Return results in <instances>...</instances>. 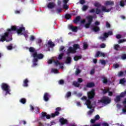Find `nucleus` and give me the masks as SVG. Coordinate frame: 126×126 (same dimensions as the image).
Returning <instances> with one entry per match:
<instances>
[{"instance_id":"obj_7","label":"nucleus","mask_w":126,"mask_h":126,"mask_svg":"<svg viewBox=\"0 0 126 126\" xmlns=\"http://www.w3.org/2000/svg\"><path fill=\"white\" fill-rule=\"evenodd\" d=\"M100 102L105 104H110L111 103V99L110 97L105 96L101 98Z\"/></svg>"},{"instance_id":"obj_20","label":"nucleus","mask_w":126,"mask_h":126,"mask_svg":"<svg viewBox=\"0 0 126 126\" xmlns=\"http://www.w3.org/2000/svg\"><path fill=\"white\" fill-rule=\"evenodd\" d=\"M73 49H74V50L76 53L77 49H80V46H79V44H74L73 45Z\"/></svg>"},{"instance_id":"obj_59","label":"nucleus","mask_w":126,"mask_h":126,"mask_svg":"<svg viewBox=\"0 0 126 126\" xmlns=\"http://www.w3.org/2000/svg\"><path fill=\"white\" fill-rule=\"evenodd\" d=\"M113 66H114L115 68H118L120 67V65L118 63L114 64Z\"/></svg>"},{"instance_id":"obj_6","label":"nucleus","mask_w":126,"mask_h":126,"mask_svg":"<svg viewBox=\"0 0 126 126\" xmlns=\"http://www.w3.org/2000/svg\"><path fill=\"white\" fill-rule=\"evenodd\" d=\"M112 35H113V32L109 31L108 32H104L103 33V36H99L98 39L101 40L102 42H104V41H106L107 38H108L109 36H111Z\"/></svg>"},{"instance_id":"obj_18","label":"nucleus","mask_w":126,"mask_h":126,"mask_svg":"<svg viewBox=\"0 0 126 126\" xmlns=\"http://www.w3.org/2000/svg\"><path fill=\"white\" fill-rule=\"evenodd\" d=\"M94 86H95V83L93 82H89L86 85L87 88H92V87H94Z\"/></svg>"},{"instance_id":"obj_11","label":"nucleus","mask_w":126,"mask_h":126,"mask_svg":"<svg viewBox=\"0 0 126 126\" xmlns=\"http://www.w3.org/2000/svg\"><path fill=\"white\" fill-rule=\"evenodd\" d=\"M124 105V108L122 109V113L125 114L126 113V97L125 98L122 102Z\"/></svg>"},{"instance_id":"obj_55","label":"nucleus","mask_w":126,"mask_h":126,"mask_svg":"<svg viewBox=\"0 0 126 126\" xmlns=\"http://www.w3.org/2000/svg\"><path fill=\"white\" fill-rule=\"evenodd\" d=\"M94 73H95V69L94 68L91 70L90 74L92 75L93 74H94Z\"/></svg>"},{"instance_id":"obj_17","label":"nucleus","mask_w":126,"mask_h":126,"mask_svg":"<svg viewBox=\"0 0 126 126\" xmlns=\"http://www.w3.org/2000/svg\"><path fill=\"white\" fill-rule=\"evenodd\" d=\"M55 6H56V4L52 2H49L47 5V7L48 8H50L51 9H52V8H54Z\"/></svg>"},{"instance_id":"obj_10","label":"nucleus","mask_w":126,"mask_h":126,"mask_svg":"<svg viewBox=\"0 0 126 126\" xmlns=\"http://www.w3.org/2000/svg\"><path fill=\"white\" fill-rule=\"evenodd\" d=\"M50 97H51L50 94L48 93H45L43 96L44 101H45V102H48V101H49V99H50Z\"/></svg>"},{"instance_id":"obj_48","label":"nucleus","mask_w":126,"mask_h":126,"mask_svg":"<svg viewBox=\"0 0 126 126\" xmlns=\"http://www.w3.org/2000/svg\"><path fill=\"white\" fill-rule=\"evenodd\" d=\"M94 119L96 121H98V120H100V116H99V115H95L94 117Z\"/></svg>"},{"instance_id":"obj_56","label":"nucleus","mask_w":126,"mask_h":126,"mask_svg":"<svg viewBox=\"0 0 126 126\" xmlns=\"http://www.w3.org/2000/svg\"><path fill=\"white\" fill-rule=\"evenodd\" d=\"M52 71L53 72H54V73H58V72H59V70L57 69H52Z\"/></svg>"},{"instance_id":"obj_62","label":"nucleus","mask_w":126,"mask_h":126,"mask_svg":"<svg viewBox=\"0 0 126 126\" xmlns=\"http://www.w3.org/2000/svg\"><path fill=\"white\" fill-rule=\"evenodd\" d=\"M113 94H114V93H113V92H111V91H109L108 96H113Z\"/></svg>"},{"instance_id":"obj_3","label":"nucleus","mask_w":126,"mask_h":126,"mask_svg":"<svg viewBox=\"0 0 126 126\" xmlns=\"http://www.w3.org/2000/svg\"><path fill=\"white\" fill-rule=\"evenodd\" d=\"M7 31L9 34H12V31H16L18 35H22L23 34L22 32L25 31V27H20L19 29H18L16 26H12L11 29H8Z\"/></svg>"},{"instance_id":"obj_44","label":"nucleus","mask_w":126,"mask_h":126,"mask_svg":"<svg viewBox=\"0 0 126 126\" xmlns=\"http://www.w3.org/2000/svg\"><path fill=\"white\" fill-rule=\"evenodd\" d=\"M70 96H71V92H67L66 94V98H69V97H70Z\"/></svg>"},{"instance_id":"obj_12","label":"nucleus","mask_w":126,"mask_h":126,"mask_svg":"<svg viewBox=\"0 0 126 126\" xmlns=\"http://www.w3.org/2000/svg\"><path fill=\"white\" fill-rule=\"evenodd\" d=\"M105 55L104 53L101 52L100 51H97L96 53L95 58H99V57H103V58H105Z\"/></svg>"},{"instance_id":"obj_37","label":"nucleus","mask_w":126,"mask_h":126,"mask_svg":"<svg viewBox=\"0 0 126 126\" xmlns=\"http://www.w3.org/2000/svg\"><path fill=\"white\" fill-rule=\"evenodd\" d=\"M54 63L57 66H58V65H61V64H63L62 63H60V62L58 61H54Z\"/></svg>"},{"instance_id":"obj_41","label":"nucleus","mask_w":126,"mask_h":126,"mask_svg":"<svg viewBox=\"0 0 126 126\" xmlns=\"http://www.w3.org/2000/svg\"><path fill=\"white\" fill-rule=\"evenodd\" d=\"M63 53L60 54L58 56L59 60H62V59H63Z\"/></svg>"},{"instance_id":"obj_2","label":"nucleus","mask_w":126,"mask_h":126,"mask_svg":"<svg viewBox=\"0 0 126 126\" xmlns=\"http://www.w3.org/2000/svg\"><path fill=\"white\" fill-rule=\"evenodd\" d=\"M62 110L61 107H57L56 108V111L54 113H52L51 115H48L46 112H42L41 115V119L44 120L45 118H46L47 120H49L51 118H55V117H57L60 115V111Z\"/></svg>"},{"instance_id":"obj_40","label":"nucleus","mask_w":126,"mask_h":126,"mask_svg":"<svg viewBox=\"0 0 126 126\" xmlns=\"http://www.w3.org/2000/svg\"><path fill=\"white\" fill-rule=\"evenodd\" d=\"M120 5L122 7L125 6V5H126V4L125 3V1L123 0L120 1Z\"/></svg>"},{"instance_id":"obj_46","label":"nucleus","mask_w":126,"mask_h":126,"mask_svg":"<svg viewBox=\"0 0 126 126\" xmlns=\"http://www.w3.org/2000/svg\"><path fill=\"white\" fill-rule=\"evenodd\" d=\"M118 76L119 77H121V76H123V75H124V72H123V71H121L118 73Z\"/></svg>"},{"instance_id":"obj_45","label":"nucleus","mask_w":126,"mask_h":126,"mask_svg":"<svg viewBox=\"0 0 126 126\" xmlns=\"http://www.w3.org/2000/svg\"><path fill=\"white\" fill-rule=\"evenodd\" d=\"M90 25H91V24L88 23L85 24V28H86L87 29L90 27Z\"/></svg>"},{"instance_id":"obj_31","label":"nucleus","mask_w":126,"mask_h":126,"mask_svg":"<svg viewBox=\"0 0 126 126\" xmlns=\"http://www.w3.org/2000/svg\"><path fill=\"white\" fill-rule=\"evenodd\" d=\"M48 45L50 46V47H55V44L53 43L52 41H49L48 42Z\"/></svg>"},{"instance_id":"obj_27","label":"nucleus","mask_w":126,"mask_h":126,"mask_svg":"<svg viewBox=\"0 0 126 126\" xmlns=\"http://www.w3.org/2000/svg\"><path fill=\"white\" fill-rule=\"evenodd\" d=\"M82 58V56L81 55L80 56H75L74 57V60L76 62L78 61V60H80V59Z\"/></svg>"},{"instance_id":"obj_57","label":"nucleus","mask_w":126,"mask_h":126,"mask_svg":"<svg viewBox=\"0 0 126 126\" xmlns=\"http://www.w3.org/2000/svg\"><path fill=\"white\" fill-rule=\"evenodd\" d=\"M101 64L106 65V61L105 60H100Z\"/></svg>"},{"instance_id":"obj_9","label":"nucleus","mask_w":126,"mask_h":126,"mask_svg":"<svg viewBox=\"0 0 126 126\" xmlns=\"http://www.w3.org/2000/svg\"><path fill=\"white\" fill-rule=\"evenodd\" d=\"M9 35V32H6L4 33V34L3 35L1 36V38L2 39L3 42H4V41H6V42H9L10 41H11V40H12V38H10L9 39H6Z\"/></svg>"},{"instance_id":"obj_38","label":"nucleus","mask_w":126,"mask_h":126,"mask_svg":"<svg viewBox=\"0 0 126 126\" xmlns=\"http://www.w3.org/2000/svg\"><path fill=\"white\" fill-rule=\"evenodd\" d=\"M121 59L122 60H126V54H123L121 55Z\"/></svg>"},{"instance_id":"obj_47","label":"nucleus","mask_w":126,"mask_h":126,"mask_svg":"<svg viewBox=\"0 0 126 126\" xmlns=\"http://www.w3.org/2000/svg\"><path fill=\"white\" fill-rule=\"evenodd\" d=\"M100 47L101 49H104V48H106V44L105 43H102L101 44H100Z\"/></svg>"},{"instance_id":"obj_52","label":"nucleus","mask_w":126,"mask_h":126,"mask_svg":"<svg viewBox=\"0 0 126 126\" xmlns=\"http://www.w3.org/2000/svg\"><path fill=\"white\" fill-rule=\"evenodd\" d=\"M81 100H82L83 101H87V97L83 96L82 97H81Z\"/></svg>"},{"instance_id":"obj_50","label":"nucleus","mask_w":126,"mask_h":126,"mask_svg":"<svg viewBox=\"0 0 126 126\" xmlns=\"http://www.w3.org/2000/svg\"><path fill=\"white\" fill-rule=\"evenodd\" d=\"M78 83H81L82 82H83V80L81 78H78Z\"/></svg>"},{"instance_id":"obj_39","label":"nucleus","mask_w":126,"mask_h":126,"mask_svg":"<svg viewBox=\"0 0 126 126\" xmlns=\"http://www.w3.org/2000/svg\"><path fill=\"white\" fill-rule=\"evenodd\" d=\"M109 91H110V89H108L107 90L104 89L103 90V94H107V93H108Z\"/></svg>"},{"instance_id":"obj_63","label":"nucleus","mask_w":126,"mask_h":126,"mask_svg":"<svg viewBox=\"0 0 126 126\" xmlns=\"http://www.w3.org/2000/svg\"><path fill=\"white\" fill-rule=\"evenodd\" d=\"M116 37V39H121V38H122V35L121 34H117Z\"/></svg>"},{"instance_id":"obj_51","label":"nucleus","mask_w":126,"mask_h":126,"mask_svg":"<svg viewBox=\"0 0 126 126\" xmlns=\"http://www.w3.org/2000/svg\"><path fill=\"white\" fill-rule=\"evenodd\" d=\"M90 126H101V124L100 123H97L96 124H91Z\"/></svg>"},{"instance_id":"obj_13","label":"nucleus","mask_w":126,"mask_h":126,"mask_svg":"<svg viewBox=\"0 0 126 126\" xmlns=\"http://www.w3.org/2000/svg\"><path fill=\"white\" fill-rule=\"evenodd\" d=\"M69 29L70 30H71V31H72V32H77L78 28L77 27H74V26H72V25H71L69 26Z\"/></svg>"},{"instance_id":"obj_34","label":"nucleus","mask_w":126,"mask_h":126,"mask_svg":"<svg viewBox=\"0 0 126 126\" xmlns=\"http://www.w3.org/2000/svg\"><path fill=\"white\" fill-rule=\"evenodd\" d=\"M119 82L120 84H125V83H126V79H125V78L121 79Z\"/></svg>"},{"instance_id":"obj_29","label":"nucleus","mask_w":126,"mask_h":126,"mask_svg":"<svg viewBox=\"0 0 126 126\" xmlns=\"http://www.w3.org/2000/svg\"><path fill=\"white\" fill-rule=\"evenodd\" d=\"M120 48H121V47L119 44H115L114 46V49L115 51H119V49H120Z\"/></svg>"},{"instance_id":"obj_53","label":"nucleus","mask_w":126,"mask_h":126,"mask_svg":"<svg viewBox=\"0 0 126 126\" xmlns=\"http://www.w3.org/2000/svg\"><path fill=\"white\" fill-rule=\"evenodd\" d=\"M93 112H94V109H93L92 110H90L88 112V115H92V114L93 113Z\"/></svg>"},{"instance_id":"obj_15","label":"nucleus","mask_w":126,"mask_h":126,"mask_svg":"<svg viewBox=\"0 0 126 126\" xmlns=\"http://www.w3.org/2000/svg\"><path fill=\"white\" fill-rule=\"evenodd\" d=\"M94 18V17L91 15H89L87 16V19L88 20V23H90L92 24V22H93V19Z\"/></svg>"},{"instance_id":"obj_14","label":"nucleus","mask_w":126,"mask_h":126,"mask_svg":"<svg viewBox=\"0 0 126 126\" xmlns=\"http://www.w3.org/2000/svg\"><path fill=\"white\" fill-rule=\"evenodd\" d=\"M75 53H76V52L73 49V47H69L67 49V55H68L69 54H75Z\"/></svg>"},{"instance_id":"obj_60","label":"nucleus","mask_w":126,"mask_h":126,"mask_svg":"<svg viewBox=\"0 0 126 126\" xmlns=\"http://www.w3.org/2000/svg\"><path fill=\"white\" fill-rule=\"evenodd\" d=\"M96 120L94 119H92L90 121V122L91 123V124H95V122H96Z\"/></svg>"},{"instance_id":"obj_30","label":"nucleus","mask_w":126,"mask_h":126,"mask_svg":"<svg viewBox=\"0 0 126 126\" xmlns=\"http://www.w3.org/2000/svg\"><path fill=\"white\" fill-rule=\"evenodd\" d=\"M87 9H88V6L84 5L82 8L83 11H86Z\"/></svg>"},{"instance_id":"obj_21","label":"nucleus","mask_w":126,"mask_h":126,"mask_svg":"<svg viewBox=\"0 0 126 126\" xmlns=\"http://www.w3.org/2000/svg\"><path fill=\"white\" fill-rule=\"evenodd\" d=\"M102 11L104 12H110L111 11V9H107L105 6H102Z\"/></svg>"},{"instance_id":"obj_61","label":"nucleus","mask_w":126,"mask_h":126,"mask_svg":"<svg viewBox=\"0 0 126 126\" xmlns=\"http://www.w3.org/2000/svg\"><path fill=\"white\" fill-rule=\"evenodd\" d=\"M96 10H95V9L94 8H93L92 9H91L90 11H89V12H90V13H94V12H95V11Z\"/></svg>"},{"instance_id":"obj_19","label":"nucleus","mask_w":126,"mask_h":126,"mask_svg":"<svg viewBox=\"0 0 126 126\" xmlns=\"http://www.w3.org/2000/svg\"><path fill=\"white\" fill-rule=\"evenodd\" d=\"M29 83V81L28 79H25L24 80L23 86L24 87H28V83Z\"/></svg>"},{"instance_id":"obj_35","label":"nucleus","mask_w":126,"mask_h":126,"mask_svg":"<svg viewBox=\"0 0 126 126\" xmlns=\"http://www.w3.org/2000/svg\"><path fill=\"white\" fill-rule=\"evenodd\" d=\"M88 48V44L86 42L83 43V49L84 50H86Z\"/></svg>"},{"instance_id":"obj_4","label":"nucleus","mask_w":126,"mask_h":126,"mask_svg":"<svg viewBox=\"0 0 126 126\" xmlns=\"http://www.w3.org/2000/svg\"><path fill=\"white\" fill-rule=\"evenodd\" d=\"M1 88L2 90L5 92V96H6V95H7L8 94L9 95H11V94L10 93V91H11V90H10V86H9L8 84L4 83H2L1 85Z\"/></svg>"},{"instance_id":"obj_43","label":"nucleus","mask_w":126,"mask_h":126,"mask_svg":"<svg viewBox=\"0 0 126 126\" xmlns=\"http://www.w3.org/2000/svg\"><path fill=\"white\" fill-rule=\"evenodd\" d=\"M12 44H10L7 47V50H11L13 49Z\"/></svg>"},{"instance_id":"obj_24","label":"nucleus","mask_w":126,"mask_h":126,"mask_svg":"<svg viewBox=\"0 0 126 126\" xmlns=\"http://www.w3.org/2000/svg\"><path fill=\"white\" fill-rule=\"evenodd\" d=\"M92 30L94 32H98V31H100V28L98 26H94Z\"/></svg>"},{"instance_id":"obj_58","label":"nucleus","mask_w":126,"mask_h":126,"mask_svg":"<svg viewBox=\"0 0 126 126\" xmlns=\"http://www.w3.org/2000/svg\"><path fill=\"white\" fill-rule=\"evenodd\" d=\"M94 6H95V7H100V6H101V5L99 3H95L94 4Z\"/></svg>"},{"instance_id":"obj_49","label":"nucleus","mask_w":126,"mask_h":126,"mask_svg":"<svg viewBox=\"0 0 126 126\" xmlns=\"http://www.w3.org/2000/svg\"><path fill=\"white\" fill-rule=\"evenodd\" d=\"M30 40L31 41H34L35 40V36L34 35H31Z\"/></svg>"},{"instance_id":"obj_16","label":"nucleus","mask_w":126,"mask_h":126,"mask_svg":"<svg viewBox=\"0 0 126 126\" xmlns=\"http://www.w3.org/2000/svg\"><path fill=\"white\" fill-rule=\"evenodd\" d=\"M59 122L61 123L62 126H63V125H66V124H67V120L66 119H64L63 118H61Z\"/></svg>"},{"instance_id":"obj_42","label":"nucleus","mask_w":126,"mask_h":126,"mask_svg":"<svg viewBox=\"0 0 126 126\" xmlns=\"http://www.w3.org/2000/svg\"><path fill=\"white\" fill-rule=\"evenodd\" d=\"M80 72H81V71L79 69L77 68L75 71V74H76L77 75H78V74H79Z\"/></svg>"},{"instance_id":"obj_22","label":"nucleus","mask_w":126,"mask_h":126,"mask_svg":"<svg viewBox=\"0 0 126 126\" xmlns=\"http://www.w3.org/2000/svg\"><path fill=\"white\" fill-rule=\"evenodd\" d=\"M81 18V17H80V16H78L77 17H76V18L73 21L74 23L76 24L77 22H79L80 21Z\"/></svg>"},{"instance_id":"obj_1","label":"nucleus","mask_w":126,"mask_h":126,"mask_svg":"<svg viewBox=\"0 0 126 126\" xmlns=\"http://www.w3.org/2000/svg\"><path fill=\"white\" fill-rule=\"evenodd\" d=\"M95 97V89H93L91 91L88 93V99L86 101V105L87 106L88 109H92V104H91L92 99Z\"/></svg>"},{"instance_id":"obj_33","label":"nucleus","mask_w":126,"mask_h":126,"mask_svg":"<svg viewBox=\"0 0 126 126\" xmlns=\"http://www.w3.org/2000/svg\"><path fill=\"white\" fill-rule=\"evenodd\" d=\"M65 18L67 20L70 19V18H71V15L70 14H66L65 15Z\"/></svg>"},{"instance_id":"obj_32","label":"nucleus","mask_w":126,"mask_h":126,"mask_svg":"<svg viewBox=\"0 0 126 126\" xmlns=\"http://www.w3.org/2000/svg\"><path fill=\"white\" fill-rule=\"evenodd\" d=\"M20 103H21L22 104H25V103H26V98H21L20 100Z\"/></svg>"},{"instance_id":"obj_26","label":"nucleus","mask_w":126,"mask_h":126,"mask_svg":"<svg viewBox=\"0 0 126 126\" xmlns=\"http://www.w3.org/2000/svg\"><path fill=\"white\" fill-rule=\"evenodd\" d=\"M65 63H71V57H67Z\"/></svg>"},{"instance_id":"obj_23","label":"nucleus","mask_w":126,"mask_h":126,"mask_svg":"<svg viewBox=\"0 0 126 126\" xmlns=\"http://www.w3.org/2000/svg\"><path fill=\"white\" fill-rule=\"evenodd\" d=\"M102 79V82L104 84H107L109 82V81L108 80V79L106 77H103Z\"/></svg>"},{"instance_id":"obj_36","label":"nucleus","mask_w":126,"mask_h":126,"mask_svg":"<svg viewBox=\"0 0 126 126\" xmlns=\"http://www.w3.org/2000/svg\"><path fill=\"white\" fill-rule=\"evenodd\" d=\"M101 12H102V11H101V10H100V9H99V8H96L95 9V13H96V14H99L101 13Z\"/></svg>"},{"instance_id":"obj_28","label":"nucleus","mask_w":126,"mask_h":126,"mask_svg":"<svg viewBox=\"0 0 126 126\" xmlns=\"http://www.w3.org/2000/svg\"><path fill=\"white\" fill-rule=\"evenodd\" d=\"M73 85L75 86V87H79L80 86V84H79L78 82L74 81L73 82Z\"/></svg>"},{"instance_id":"obj_8","label":"nucleus","mask_w":126,"mask_h":126,"mask_svg":"<svg viewBox=\"0 0 126 126\" xmlns=\"http://www.w3.org/2000/svg\"><path fill=\"white\" fill-rule=\"evenodd\" d=\"M29 52H30V53H32V56L33 58H34V55H36V57H38V56L44 55L42 53L38 54V52H37V50H36V49H35V48H34V47H30L29 49Z\"/></svg>"},{"instance_id":"obj_5","label":"nucleus","mask_w":126,"mask_h":126,"mask_svg":"<svg viewBox=\"0 0 126 126\" xmlns=\"http://www.w3.org/2000/svg\"><path fill=\"white\" fill-rule=\"evenodd\" d=\"M44 59V55H38L37 56L36 54L33 55V66H36L37 65V63H38V60H42Z\"/></svg>"},{"instance_id":"obj_54","label":"nucleus","mask_w":126,"mask_h":126,"mask_svg":"<svg viewBox=\"0 0 126 126\" xmlns=\"http://www.w3.org/2000/svg\"><path fill=\"white\" fill-rule=\"evenodd\" d=\"M63 8L64 9H68V6L66 4H64L63 5Z\"/></svg>"},{"instance_id":"obj_25","label":"nucleus","mask_w":126,"mask_h":126,"mask_svg":"<svg viewBox=\"0 0 126 126\" xmlns=\"http://www.w3.org/2000/svg\"><path fill=\"white\" fill-rule=\"evenodd\" d=\"M106 5H114V1L111 0H107L105 2Z\"/></svg>"},{"instance_id":"obj_64","label":"nucleus","mask_w":126,"mask_h":126,"mask_svg":"<svg viewBox=\"0 0 126 126\" xmlns=\"http://www.w3.org/2000/svg\"><path fill=\"white\" fill-rule=\"evenodd\" d=\"M102 126H109V124L107 123H103L102 124Z\"/></svg>"}]
</instances>
